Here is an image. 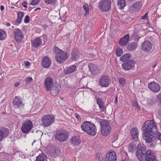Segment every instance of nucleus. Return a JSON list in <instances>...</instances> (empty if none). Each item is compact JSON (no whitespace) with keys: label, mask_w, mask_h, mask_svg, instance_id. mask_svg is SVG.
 Masks as SVG:
<instances>
[{"label":"nucleus","mask_w":161,"mask_h":161,"mask_svg":"<svg viewBox=\"0 0 161 161\" xmlns=\"http://www.w3.org/2000/svg\"><path fill=\"white\" fill-rule=\"evenodd\" d=\"M157 129L156 123L153 119L147 121L143 124V138L150 148L155 147L157 142L161 144V133L155 132Z\"/></svg>","instance_id":"1"},{"label":"nucleus","mask_w":161,"mask_h":161,"mask_svg":"<svg viewBox=\"0 0 161 161\" xmlns=\"http://www.w3.org/2000/svg\"><path fill=\"white\" fill-rule=\"evenodd\" d=\"M83 130L86 132L89 135L94 136L97 133V129L95 125L90 122L85 121L81 126Z\"/></svg>","instance_id":"2"},{"label":"nucleus","mask_w":161,"mask_h":161,"mask_svg":"<svg viewBox=\"0 0 161 161\" xmlns=\"http://www.w3.org/2000/svg\"><path fill=\"white\" fill-rule=\"evenodd\" d=\"M54 53L56 55V60L60 64L64 63L68 57L67 53L55 47L54 49Z\"/></svg>","instance_id":"3"},{"label":"nucleus","mask_w":161,"mask_h":161,"mask_svg":"<svg viewBox=\"0 0 161 161\" xmlns=\"http://www.w3.org/2000/svg\"><path fill=\"white\" fill-rule=\"evenodd\" d=\"M69 136L68 132L65 129H60L57 130L55 134L56 139L59 142L66 141L68 139Z\"/></svg>","instance_id":"4"},{"label":"nucleus","mask_w":161,"mask_h":161,"mask_svg":"<svg viewBox=\"0 0 161 161\" xmlns=\"http://www.w3.org/2000/svg\"><path fill=\"white\" fill-rule=\"evenodd\" d=\"M111 0H101L98 4V8L102 12H106L111 8Z\"/></svg>","instance_id":"5"},{"label":"nucleus","mask_w":161,"mask_h":161,"mask_svg":"<svg viewBox=\"0 0 161 161\" xmlns=\"http://www.w3.org/2000/svg\"><path fill=\"white\" fill-rule=\"evenodd\" d=\"M101 126V133L106 136L109 134L111 130V128L109 123L106 120L103 119L100 122Z\"/></svg>","instance_id":"6"},{"label":"nucleus","mask_w":161,"mask_h":161,"mask_svg":"<svg viewBox=\"0 0 161 161\" xmlns=\"http://www.w3.org/2000/svg\"><path fill=\"white\" fill-rule=\"evenodd\" d=\"M155 154L150 150H147L145 154L142 157L140 161H158L156 159Z\"/></svg>","instance_id":"7"},{"label":"nucleus","mask_w":161,"mask_h":161,"mask_svg":"<svg viewBox=\"0 0 161 161\" xmlns=\"http://www.w3.org/2000/svg\"><path fill=\"white\" fill-rule=\"evenodd\" d=\"M54 120V117L53 115L47 114L42 117V124L45 127H48L53 123Z\"/></svg>","instance_id":"8"},{"label":"nucleus","mask_w":161,"mask_h":161,"mask_svg":"<svg viewBox=\"0 0 161 161\" xmlns=\"http://www.w3.org/2000/svg\"><path fill=\"white\" fill-rule=\"evenodd\" d=\"M146 146L143 143L140 142L138 145L136 153V157L140 160L146 152Z\"/></svg>","instance_id":"9"},{"label":"nucleus","mask_w":161,"mask_h":161,"mask_svg":"<svg viewBox=\"0 0 161 161\" xmlns=\"http://www.w3.org/2000/svg\"><path fill=\"white\" fill-rule=\"evenodd\" d=\"M33 126V123L31 121H25L22 125L21 130L23 133H27L31 129Z\"/></svg>","instance_id":"10"},{"label":"nucleus","mask_w":161,"mask_h":161,"mask_svg":"<svg viewBox=\"0 0 161 161\" xmlns=\"http://www.w3.org/2000/svg\"><path fill=\"white\" fill-rule=\"evenodd\" d=\"M110 79L107 75H103L101 77L99 83L101 86L106 87L109 86L110 83Z\"/></svg>","instance_id":"11"},{"label":"nucleus","mask_w":161,"mask_h":161,"mask_svg":"<svg viewBox=\"0 0 161 161\" xmlns=\"http://www.w3.org/2000/svg\"><path fill=\"white\" fill-rule=\"evenodd\" d=\"M116 154L114 151L111 150L106 153L105 161H116Z\"/></svg>","instance_id":"12"},{"label":"nucleus","mask_w":161,"mask_h":161,"mask_svg":"<svg viewBox=\"0 0 161 161\" xmlns=\"http://www.w3.org/2000/svg\"><path fill=\"white\" fill-rule=\"evenodd\" d=\"M13 106L15 108H21L23 107L24 104L23 103L20 97L15 96L13 99Z\"/></svg>","instance_id":"13"},{"label":"nucleus","mask_w":161,"mask_h":161,"mask_svg":"<svg viewBox=\"0 0 161 161\" xmlns=\"http://www.w3.org/2000/svg\"><path fill=\"white\" fill-rule=\"evenodd\" d=\"M135 64V61L132 59L125 62L122 64L123 69L125 70H129L132 69Z\"/></svg>","instance_id":"14"},{"label":"nucleus","mask_w":161,"mask_h":161,"mask_svg":"<svg viewBox=\"0 0 161 161\" xmlns=\"http://www.w3.org/2000/svg\"><path fill=\"white\" fill-rule=\"evenodd\" d=\"M88 67L90 71L93 75H97L100 72L101 70L97 67V66L92 63L89 64Z\"/></svg>","instance_id":"15"},{"label":"nucleus","mask_w":161,"mask_h":161,"mask_svg":"<svg viewBox=\"0 0 161 161\" xmlns=\"http://www.w3.org/2000/svg\"><path fill=\"white\" fill-rule=\"evenodd\" d=\"M44 84L47 90L50 91L53 84V79L49 77H47L45 80Z\"/></svg>","instance_id":"16"},{"label":"nucleus","mask_w":161,"mask_h":161,"mask_svg":"<svg viewBox=\"0 0 161 161\" xmlns=\"http://www.w3.org/2000/svg\"><path fill=\"white\" fill-rule=\"evenodd\" d=\"M149 89L154 92H157L160 90V87L158 83L155 82H152L148 85Z\"/></svg>","instance_id":"17"},{"label":"nucleus","mask_w":161,"mask_h":161,"mask_svg":"<svg viewBox=\"0 0 161 161\" xmlns=\"http://www.w3.org/2000/svg\"><path fill=\"white\" fill-rule=\"evenodd\" d=\"M51 64L50 58L47 56L43 57L42 60L41 64L42 66L45 68L49 67Z\"/></svg>","instance_id":"18"},{"label":"nucleus","mask_w":161,"mask_h":161,"mask_svg":"<svg viewBox=\"0 0 161 161\" xmlns=\"http://www.w3.org/2000/svg\"><path fill=\"white\" fill-rule=\"evenodd\" d=\"M71 59L73 61L78 60L80 58V55L76 48H74L71 51Z\"/></svg>","instance_id":"19"},{"label":"nucleus","mask_w":161,"mask_h":161,"mask_svg":"<svg viewBox=\"0 0 161 161\" xmlns=\"http://www.w3.org/2000/svg\"><path fill=\"white\" fill-rule=\"evenodd\" d=\"M152 45L148 41H145L142 45V49L144 51L148 52L152 49Z\"/></svg>","instance_id":"20"},{"label":"nucleus","mask_w":161,"mask_h":161,"mask_svg":"<svg viewBox=\"0 0 161 161\" xmlns=\"http://www.w3.org/2000/svg\"><path fill=\"white\" fill-rule=\"evenodd\" d=\"M14 34L15 39L17 42H20L23 38L24 35L21 30L19 29H16L14 32Z\"/></svg>","instance_id":"21"},{"label":"nucleus","mask_w":161,"mask_h":161,"mask_svg":"<svg viewBox=\"0 0 161 161\" xmlns=\"http://www.w3.org/2000/svg\"><path fill=\"white\" fill-rule=\"evenodd\" d=\"M9 134V131L8 129L3 128L0 129V141H2L4 138L7 137Z\"/></svg>","instance_id":"22"},{"label":"nucleus","mask_w":161,"mask_h":161,"mask_svg":"<svg viewBox=\"0 0 161 161\" xmlns=\"http://www.w3.org/2000/svg\"><path fill=\"white\" fill-rule=\"evenodd\" d=\"M138 130L136 128H132L130 131V134L132 137V140L135 142L137 141L138 139Z\"/></svg>","instance_id":"23"},{"label":"nucleus","mask_w":161,"mask_h":161,"mask_svg":"<svg viewBox=\"0 0 161 161\" xmlns=\"http://www.w3.org/2000/svg\"><path fill=\"white\" fill-rule=\"evenodd\" d=\"M130 35L127 34L121 38L119 42V44L121 46H125L129 41Z\"/></svg>","instance_id":"24"},{"label":"nucleus","mask_w":161,"mask_h":161,"mask_svg":"<svg viewBox=\"0 0 161 161\" xmlns=\"http://www.w3.org/2000/svg\"><path fill=\"white\" fill-rule=\"evenodd\" d=\"M61 89V86L59 85H58L55 86H53L50 91L51 93L53 96H56Z\"/></svg>","instance_id":"25"},{"label":"nucleus","mask_w":161,"mask_h":161,"mask_svg":"<svg viewBox=\"0 0 161 161\" xmlns=\"http://www.w3.org/2000/svg\"><path fill=\"white\" fill-rule=\"evenodd\" d=\"M80 142V137L79 136H75L72 137L70 140L71 144L74 145H78Z\"/></svg>","instance_id":"26"},{"label":"nucleus","mask_w":161,"mask_h":161,"mask_svg":"<svg viewBox=\"0 0 161 161\" xmlns=\"http://www.w3.org/2000/svg\"><path fill=\"white\" fill-rule=\"evenodd\" d=\"M42 44V41L40 37H36L32 42V45L35 47H38Z\"/></svg>","instance_id":"27"},{"label":"nucleus","mask_w":161,"mask_h":161,"mask_svg":"<svg viewBox=\"0 0 161 161\" xmlns=\"http://www.w3.org/2000/svg\"><path fill=\"white\" fill-rule=\"evenodd\" d=\"M142 4L139 1L134 3L131 6V8L133 11H137L142 7Z\"/></svg>","instance_id":"28"},{"label":"nucleus","mask_w":161,"mask_h":161,"mask_svg":"<svg viewBox=\"0 0 161 161\" xmlns=\"http://www.w3.org/2000/svg\"><path fill=\"white\" fill-rule=\"evenodd\" d=\"M76 68V66L73 65L67 68L65 73L66 74H69L74 72Z\"/></svg>","instance_id":"29"},{"label":"nucleus","mask_w":161,"mask_h":161,"mask_svg":"<svg viewBox=\"0 0 161 161\" xmlns=\"http://www.w3.org/2000/svg\"><path fill=\"white\" fill-rule=\"evenodd\" d=\"M36 161H47V157L44 153L40 154L36 158Z\"/></svg>","instance_id":"30"},{"label":"nucleus","mask_w":161,"mask_h":161,"mask_svg":"<svg viewBox=\"0 0 161 161\" xmlns=\"http://www.w3.org/2000/svg\"><path fill=\"white\" fill-rule=\"evenodd\" d=\"M131 57V55L130 53L125 54L120 58V60L122 62L125 61L130 59Z\"/></svg>","instance_id":"31"},{"label":"nucleus","mask_w":161,"mask_h":161,"mask_svg":"<svg viewBox=\"0 0 161 161\" xmlns=\"http://www.w3.org/2000/svg\"><path fill=\"white\" fill-rule=\"evenodd\" d=\"M32 133H34V136L37 138H40L43 134V133L39 130H33L31 131Z\"/></svg>","instance_id":"32"},{"label":"nucleus","mask_w":161,"mask_h":161,"mask_svg":"<svg viewBox=\"0 0 161 161\" xmlns=\"http://www.w3.org/2000/svg\"><path fill=\"white\" fill-rule=\"evenodd\" d=\"M24 15V13L22 12H19L17 14V18L16 21L19 24H20L22 21V17Z\"/></svg>","instance_id":"33"},{"label":"nucleus","mask_w":161,"mask_h":161,"mask_svg":"<svg viewBox=\"0 0 161 161\" xmlns=\"http://www.w3.org/2000/svg\"><path fill=\"white\" fill-rule=\"evenodd\" d=\"M136 144L134 142L130 143L128 148V151L132 153L136 150Z\"/></svg>","instance_id":"34"},{"label":"nucleus","mask_w":161,"mask_h":161,"mask_svg":"<svg viewBox=\"0 0 161 161\" xmlns=\"http://www.w3.org/2000/svg\"><path fill=\"white\" fill-rule=\"evenodd\" d=\"M137 43L135 42H133L129 44L127 46V48L129 50H132L135 49L137 46Z\"/></svg>","instance_id":"35"},{"label":"nucleus","mask_w":161,"mask_h":161,"mask_svg":"<svg viewBox=\"0 0 161 161\" xmlns=\"http://www.w3.org/2000/svg\"><path fill=\"white\" fill-rule=\"evenodd\" d=\"M117 4L119 8L123 9L126 5L125 0H119Z\"/></svg>","instance_id":"36"},{"label":"nucleus","mask_w":161,"mask_h":161,"mask_svg":"<svg viewBox=\"0 0 161 161\" xmlns=\"http://www.w3.org/2000/svg\"><path fill=\"white\" fill-rule=\"evenodd\" d=\"M7 36L6 32L3 30H0V40H3Z\"/></svg>","instance_id":"37"},{"label":"nucleus","mask_w":161,"mask_h":161,"mask_svg":"<svg viewBox=\"0 0 161 161\" xmlns=\"http://www.w3.org/2000/svg\"><path fill=\"white\" fill-rule=\"evenodd\" d=\"M96 157L98 161H105V159L104 160V157L101 153H97Z\"/></svg>","instance_id":"38"},{"label":"nucleus","mask_w":161,"mask_h":161,"mask_svg":"<svg viewBox=\"0 0 161 161\" xmlns=\"http://www.w3.org/2000/svg\"><path fill=\"white\" fill-rule=\"evenodd\" d=\"M83 8L86 11V13L84 14V15L86 16L88 14L89 12V9L88 8V5L86 4H84L82 6Z\"/></svg>","instance_id":"39"},{"label":"nucleus","mask_w":161,"mask_h":161,"mask_svg":"<svg viewBox=\"0 0 161 161\" xmlns=\"http://www.w3.org/2000/svg\"><path fill=\"white\" fill-rule=\"evenodd\" d=\"M120 84L122 86H124L126 84V80L124 78L121 77L119 80Z\"/></svg>","instance_id":"40"},{"label":"nucleus","mask_w":161,"mask_h":161,"mask_svg":"<svg viewBox=\"0 0 161 161\" xmlns=\"http://www.w3.org/2000/svg\"><path fill=\"white\" fill-rule=\"evenodd\" d=\"M122 50L119 48H117L116 51V54L117 56H120L123 53Z\"/></svg>","instance_id":"41"},{"label":"nucleus","mask_w":161,"mask_h":161,"mask_svg":"<svg viewBox=\"0 0 161 161\" xmlns=\"http://www.w3.org/2000/svg\"><path fill=\"white\" fill-rule=\"evenodd\" d=\"M30 4L32 5H36L38 4L40 0H31Z\"/></svg>","instance_id":"42"},{"label":"nucleus","mask_w":161,"mask_h":161,"mask_svg":"<svg viewBox=\"0 0 161 161\" xmlns=\"http://www.w3.org/2000/svg\"><path fill=\"white\" fill-rule=\"evenodd\" d=\"M129 158L128 155L126 154H125L122 157L121 161H129Z\"/></svg>","instance_id":"43"},{"label":"nucleus","mask_w":161,"mask_h":161,"mask_svg":"<svg viewBox=\"0 0 161 161\" xmlns=\"http://www.w3.org/2000/svg\"><path fill=\"white\" fill-rule=\"evenodd\" d=\"M97 103L98 106L102 104H104L103 101L100 98L97 99Z\"/></svg>","instance_id":"44"},{"label":"nucleus","mask_w":161,"mask_h":161,"mask_svg":"<svg viewBox=\"0 0 161 161\" xmlns=\"http://www.w3.org/2000/svg\"><path fill=\"white\" fill-rule=\"evenodd\" d=\"M147 103L149 106H152L154 103V101L152 99H149L147 100Z\"/></svg>","instance_id":"45"},{"label":"nucleus","mask_w":161,"mask_h":161,"mask_svg":"<svg viewBox=\"0 0 161 161\" xmlns=\"http://www.w3.org/2000/svg\"><path fill=\"white\" fill-rule=\"evenodd\" d=\"M157 101L159 103L160 105L161 106V93L158 94L157 96Z\"/></svg>","instance_id":"46"},{"label":"nucleus","mask_w":161,"mask_h":161,"mask_svg":"<svg viewBox=\"0 0 161 161\" xmlns=\"http://www.w3.org/2000/svg\"><path fill=\"white\" fill-rule=\"evenodd\" d=\"M56 0H45L44 2L47 4L53 3L55 2Z\"/></svg>","instance_id":"47"},{"label":"nucleus","mask_w":161,"mask_h":161,"mask_svg":"<svg viewBox=\"0 0 161 161\" xmlns=\"http://www.w3.org/2000/svg\"><path fill=\"white\" fill-rule=\"evenodd\" d=\"M99 108L100 109L101 111L104 112L106 110V108L105 107L104 104H102L99 105Z\"/></svg>","instance_id":"48"},{"label":"nucleus","mask_w":161,"mask_h":161,"mask_svg":"<svg viewBox=\"0 0 161 161\" xmlns=\"http://www.w3.org/2000/svg\"><path fill=\"white\" fill-rule=\"evenodd\" d=\"M30 17L29 16L26 15L25 16L24 19V22L25 23H27L29 22Z\"/></svg>","instance_id":"49"},{"label":"nucleus","mask_w":161,"mask_h":161,"mask_svg":"<svg viewBox=\"0 0 161 161\" xmlns=\"http://www.w3.org/2000/svg\"><path fill=\"white\" fill-rule=\"evenodd\" d=\"M25 81L26 82L28 83L32 81L33 79L31 77H29L26 78Z\"/></svg>","instance_id":"50"},{"label":"nucleus","mask_w":161,"mask_h":161,"mask_svg":"<svg viewBox=\"0 0 161 161\" xmlns=\"http://www.w3.org/2000/svg\"><path fill=\"white\" fill-rule=\"evenodd\" d=\"M147 14L148 12L146 13L144 16H142L141 19L143 20L146 19L147 17Z\"/></svg>","instance_id":"51"},{"label":"nucleus","mask_w":161,"mask_h":161,"mask_svg":"<svg viewBox=\"0 0 161 161\" xmlns=\"http://www.w3.org/2000/svg\"><path fill=\"white\" fill-rule=\"evenodd\" d=\"M75 116L78 120H80L81 119V118H80V117L79 116V114H75Z\"/></svg>","instance_id":"52"},{"label":"nucleus","mask_w":161,"mask_h":161,"mask_svg":"<svg viewBox=\"0 0 161 161\" xmlns=\"http://www.w3.org/2000/svg\"><path fill=\"white\" fill-rule=\"evenodd\" d=\"M27 3V2H24V3H22V5L25 8H27V6L26 5V4Z\"/></svg>","instance_id":"53"},{"label":"nucleus","mask_w":161,"mask_h":161,"mask_svg":"<svg viewBox=\"0 0 161 161\" xmlns=\"http://www.w3.org/2000/svg\"><path fill=\"white\" fill-rule=\"evenodd\" d=\"M25 64L27 67H29L30 65V63L27 61L25 62Z\"/></svg>","instance_id":"54"},{"label":"nucleus","mask_w":161,"mask_h":161,"mask_svg":"<svg viewBox=\"0 0 161 161\" xmlns=\"http://www.w3.org/2000/svg\"><path fill=\"white\" fill-rule=\"evenodd\" d=\"M4 7L3 5H1L0 6V10H1L3 12L4 11Z\"/></svg>","instance_id":"55"},{"label":"nucleus","mask_w":161,"mask_h":161,"mask_svg":"<svg viewBox=\"0 0 161 161\" xmlns=\"http://www.w3.org/2000/svg\"><path fill=\"white\" fill-rule=\"evenodd\" d=\"M134 106H135V107H136L138 109H139L140 108L138 104L136 103H135Z\"/></svg>","instance_id":"56"},{"label":"nucleus","mask_w":161,"mask_h":161,"mask_svg":"<svg viewBox=\"0 0 161 161\" xmlns=\"http://www.w3.org/2000/svg\"><path fill=\"white\" fill-rule=\"evenodd\" d=\"M158 113L159 117H161V109H159L158 111Z\"/></svg>","instance_id":"57"},{"label":"nucleus","mask_w":161,"mask_h":161,"mask_svg":"<svg viewBox=\"0 0 161 161\" xmlns=\"http://www.w3.org/2000/svg\"><path fill=\"white\" fill-rule=\"evenodd\" d=\"M115 102L116 103V104L118 102V97L117 96L115 99Z\"/></svg>","instance_id":"58"},{"label":"nucleus","mask_w":161,"mask_h":161,"mask_svg":"<svg viewBox=\"0 0 161 161\" xmlns=\"http://www.w3.org/2000/svg\"><path fill=\"white\" fill-rule=\"evenodd\" d=\"M19 85V82H16L14 84V85L15 86L17 87Z\"/></svg>","instance_id":"59"},{"label":"nucleus","mask_w":161,"mask_h":161,"mask_svg":"<svg viewBox=\"0 0 161 161\" xmlns=\"http://www.w3.org/2000/svg\"><path fill=\"white\" fill-rule=\"evenodd\" d=\"M6 25V26H10V24L8 22H7L6 23V24H5Z\"/></svg>","instance_id":"60"},{"label":"nucleus","mask_w":161,"mask_h":161,"mask_svg":"<svg viewBox=\"0 0 161 161\" xmlns=\"http://www.w3.org/2000/svg\"><path fill=\"white\" fill-rule=\"evenodd\" d=\"M41 9V8H36V9H35L34 10V11H36L38 10H40Z\"/></svg>","instance_id":"61"},{"label":"nucleus","mask_w":161,"mask_h":161,"mask_svg":"<svg viewBox=\"0 0 161 161\" xmlns=\"http://www.w3.org/2000/svg\"><path fill=\"white\" fill-rule=\"evenodd\" d=\"M36 140H34V142H32V145L33 146V143L36 141Z\"/></svg>","instance_id":"62"}]
</instances>
